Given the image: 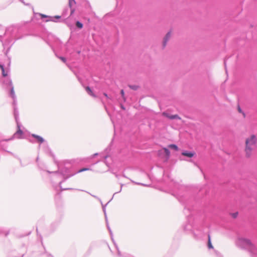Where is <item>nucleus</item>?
Listing matches in <instances>:
<instances>
[{"label": "nucleus", "instance_id": "f257e3e1", "mask_svg": "<svg viewBox=\"0 0 257 257\" xmlns=\"http://www.w3.org/2000/svg\"><path fill=\"white\" fill-rule=\"evenodd\" d=\"M257 144V137L254 134H251L247 137L245 140L244 152L247 157H250L252 152Z\"/></svg>", "mask_w": 257, "mask_h": 257}, {"label": "nucleus", "instance_id": "6e6552de", "mask_svg": "<svg viewBox=\"0 0 257 257\" xmlns=\"http://www.w3.org/2000/svg\"><path fill=\"white\" fill-rule=\"evenodd\" d=\"M168 147L170 149H174L175 151H178V147L176 145H174V144L169 145L168 146Z\"/></svg>", "mask_w": 257, "mask_h": 257}, {"label": "nucleus", "instance_id": "9d476101", "mask_svg": "<svg viewBox=\"0 0 257 257\" xmlns=\"http://www.w3.org/2000/svg\"><path fill=\"white\" fill-rule=\"evenodd\" d=\"M208 246L209 248H213V247L211 243L210 236L208 235Z\"/></svg>", "mask_w": 257, "mask_h": 257}, {"label": "nucleus", "instance_id": "393cba45", "mask_svg": "<svg viewBox=\"0 0 257 257\" xmlns=\"http://www.w3.org/2000/svg\"><path fill=\"white\" fill-rule=\"evenodd\" d=\"M121 108H122L123 109H124V107H123V106H121Z\"/></svg>", "mask_w": 257, "mask_h": 257}, {"label": "nucleus", "instance_id": "4468645a", "mask_svg": "<svg viewBox=\"0 0 257 257\" xmlns=\"http://www.w3.org/2000/svg\"><path fill=\"white\" fill-rule=\"evenodd\" d=\"M120 94L121 95V96L123 99V100L125 101L126 100V98L124 96V92L123 91V89H122L121 91H120Z\"/></svg>", "mask_w": 257, "mask_h": 257}, {"label": "nucleus", "instance_id": "4be33fe9", "mask_svg": "<svg viewBox=\"0 0 257 257\" xmlns=\"http://www.w3.org/2000/svg\"><path fill=\"white\" fill-rule=\"evenodd\" d=\"M103 95H104V96H105L107 98H109V97H108V95H107V94H106L105 93H103Z\"/></svg>", "mask_w": 257, "mask_h": 257}, {"label": "nucleus", "instance_id": "412c9836", "mask_svg": "<svg viewBox=\"0 0 257 257\" xmlns=\"http://www.w3.org/2000/svg\"><path fill=\"white\" fill-rule=\"evenodd\" d=\"M0 68H1V70H2V71H4V66L2 65H0Z\"/></svg>", "mask_w": 257, "mask_h": 257}, {"label": "nucleus", "instance_id": "f3484780", "mask_svg": "<svg viewBox=\"0 0 257 257\" xmlns=\"http://www.w3.org/2000/svg\"><path fill=\"white\" fill-rule=\"evenodd\" d=\"M59 59L62 60L64 63H65L66 60V59L64 57H60Z\"/></svg>", "mask_w": 257, "mask_h": 257}, {"label": "nucleus", "instance_id": "f8f14e48", "mask_svg": "<svg viewBox=\"0 0 257 257\" xmlns=\"http://www.w3.org/2000/svg\"><path fill=\"white\" fill-rule=\"evenodd\" d=\"M76 25L79 29H81L83 27V24L79 21L76 22Z\"/></svg>", "mask_w": 257, "mask_h": 257}, {"label": "nucleus", "instance_id": "5701e85b", "mask_svg": "<svg viewBox=\"0 0 257 257\" xmlns=\"http://www.w3.org/2000/svg\"><path fill=\"white\" fill-rule=\"evenodd\" d=\"M55 18H57V19H59V18H60V16H56V17H55Z\"/></svg>", "mask_w": 257, "mask_h": 257}, {"label": "nucleus", "instance_id": "39448f33", "mask_svg": "<svg viewBox=\"0 0 257 257\" xmlns=\"http://www.w3.org/2000/svg\"><path fill=\"white\" fill-rule=\"evenodd\" d=\"M182 155L187 157L188 158H192L195 155V153L192 152H183L182 153Z\"/></svg>", "mask_w": 257, "mask_h": 257}, {"label": "nucleus", "instance_id": "9b49d317", "mask_svg": "<svg viewBox=\"0 0 257 257\" xmlns=\"http://www.w3.org/2000/svg\"><path fill=\"white\" fill-rule=\"evenodd\" d=\"M23 134L22 131L20 130V127H19V130L17 131V132L15 133V136H21Z\"/></svg>", "mask_w": 257, "mask_h": 257}, {"label": "nucleus", "instance_id": "aec40b11", "mask_svg": "<svg viewBox=\"0 0 257 257\" xmlns=\"http://www.w3.org/2000/svg\"><path fill=\"white\" fill-rule=\"evenodd\" d=\"M231 215L233 218H235L237 215V213H233Z\"/></svg>", "mask_w": 257, "mask_h": 257}, {"label": "nucleus", "instance_id": "6ab92c4d", "mask_svg": "<svg viewBox=\"0 0 257 257\" xmlns=\"http://www.w3.org/2000/svg\"><path fill=\"white\" fill-rule=\"evenodd\" d=\"M2 72L3 76L6 77L8 75V74L5 72V70H4V71H2Z\"/></svg>", "mask_w": 257, "mask_h": 257}, {"label": "nucleus", "instance_id": "423d86ee", "mask_svg": "<svg viewBox=\"0 0 257 257\" xmlns=\"http://www.w3.org/2000/svg\"><path fill=\"white\" fill-rule=\"evenodd\" d=\"M85 90L87 93L93 97H96V95L94 94L92 90L89 86L85 87Z\"/></svg>", "mask_w": 257, "mask_h": 257}, {"label": "nucleus", "instance_id": "0eeeda50", "mask_svg": "<svg viewBox=\"0 0 257 257\" xmlns=\"http://www.w3.org/2000/svg\"><path fill=\"white\" fill-rule=\"evenodd\" d=\"M32 136L36 139L39 143H42L44 142L43 138L39 136L33 134L32 135Z\"/></svg>", "mask_w": 257, "mask_h": 257}, {"label": "nucleus", "instance_id": "1a4fd4ad", "mask_svg": "<svg viewBox=\"0 0 257 257\" xmlns=\"http://www.w3.org/2000/svg\"><path fill=\"white\" fill-rule=\"evenodd\" d=\"M237 108L238 111L239 113H241L242 114L243 117L245 118L246 116L244 112L242 111V110H241V109L239 105H237Z\"/></svg>", "mask_w": 257, "mask_h": 257}, {"label": "nucleus", "instance_id": "a211bd4d", "mask_svg": "<svg viewBox=\"0 0 257 257\" xmlns=\"http://www.w3.org/2000/svg\"><path fill=\"white\" fill-rule=\"evenodd\" d=\"M39 15L41 16V17L42 18H47L48 16L47 15H44V14H39Z\"/></svg>", "mask_w": 257, "mask_h": 257}, {"label": "nucleus", "instance_id": "a878e982", "mask_svg": "<svg viewBox=\"0 0 257 257\" xmlns=\"http://www.w3.org/2000/svg\"><path fill=\"white\" fill-rule=\"evenodd\" d=\"M13 92H14L13 89H12V93H13Z\"/></svg>", "mask_w": 257, "mask_h": 257}, {"label": "nucleus", "instance_id": "7ed1b4c3", "mask_svg": "<svg viewBox=\"0 0 257 257\" xmlns=\"http://www.w3.org/2000/svg\"><path fill=\"white\" fill-rule=\"evenodd\" d=\"M162 115L165 116L170 119H181V117L177 114L171 115L168 113L164 112L162 113Z\"/></svg>", "mask_w": 257, "mask_h": 257}, {"label": "nucleus", "instance_id": "dca6fc26", "mask_svg": "<svg viewBox=\"0 0 257 257\" xmlns=\"http://www.w3.org/2000/svg\"><path fill=\"white\" fill-rule=\"evenodd\" d=\"M89 170V168H83V169H81L79 170L78 171V173H80V172H83V171H88V170Z\"/></svg>", "mask_w": 257, "mask_h": 257}, {"label": "nucleus", "instance_id": "2eb2a0df", "mask_svg": "<svg viewBox=\"0 0 257 257\" xmlns=\"http://www.w3.org/2000/svg\"><path fill=\"white\" fill-rule=\"evenodd\" d=\"M74 0H69V5L70 7L71 8L74 4H75Z\"/></svg>", "mask_w": 257, "mask_h": 257}, {"label": "nucleus", "instance_id": "20e7f679", "mask_svg": "<svg viewBox=\"0 0 257 257\" xmlns=\"http://www.w3.org/2000/svg\"><path fill=\"white\" fill-rule=\"evenodd\" d=\"M171 34H172L171 32H169L167 33V34L164 38L163 42V47H165L166 46L168 41L170 39V38L171 37Z\"/></svg>", "mask_w": 257, "mask_h": 257}, {"label": "nucleus", "instance_id": "f03ea898", "mask_svg": "<svg viewBox=\"0 0 257 257\" xmlns=\"http://www.w3.org/2000/svg\"><path fill=\"white\" fill-rule=\"evenodd\" d=\"M163 153H165V157L166 160H167L170 157V152L169 150L166 148H164L163 149L160 150L158 151V155L160 156L163 155Z\"/></svg>", "mask_w": 257, "mask_h": 257}, {"label": "nucleus", "instance_id": "b1692460", "mask_svg": "<svg viewBox=\"0 0 257 257\" xmlns=\"http://www.w3.org/2000/svg\"><path fill=\"white\" fill-rule=\"evenodd\" d=\"M74 10H71V14L74 12Z\"/></svg>", "mask_w": 257, "mask_h": 257}, {"label": "nucleus", "instance_id": "ddd939ff", "mask_svg": "<svg viewBox=\"0 0 257 257\" xmlns=\"http://www.w3.org/2000/svg\"><path fill=\"white\" fill-rule=\"evenodd\" d=\"M129 87L134 90H137L139 88V86L137 85H129Z\"/></svg>", "mask_w": 257, "mask_h": 257}]
</instances>
